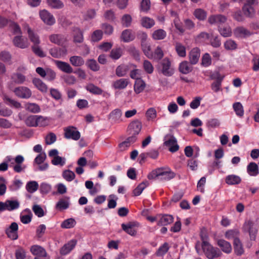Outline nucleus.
<instances>
[{"label":"nucleus","mask_w":259,"mask_h":259,"mask_svg":"<svg viewBox=\"0 0 259 259\" xmlns=\"http://www.w3.org/2000/svg\"><path fill=\"white\" fill-rule=\"evenodd\" d=\"M195 247L198 254L204 253L209 259H213L220 255V250L212 246L211 244H195Z\"/></svg>","instance_id":"f257e3e1"},{"label":"nucleus","mask_w":259,"mask_h":259,"mask_svg":"<svg viewBox=\"0 0 259 259\" xmlns=\"http://www.w3.org/2000/svg\"><path fill=\"white\" fill-rule=\"evenodd\" d=\"M159 72L167 77L171 76L175 73V69L171 62L168 58H165L160 61L158 66Z\"/></svg>","instance_id":"f03ea898"},{"label":"nucleus","mask_w":259,"mask_h":259,"mask_svg":"<svg viewBox=\"0 0 259 259\" xmlns=\"http://www.w3.org/2000/svg\"><path fill=\"white\" fill-rule=\"evenodd\" d=\"M242 229L244 232L249 233L251 241L255 240L257 229L256 225L252 221L250 220L246 221L243 224Z\"/></svg>","instance_id":"7ed1b4c3"},{"label":"nucleus","mask_w":259,"mask_h":259,"mask_svg":"<svg viewBox=\"0 0 259 259\" xmlns=\"http://www.w3.org/2000/svg\"><path fill=\"white\" fill-rule=\"evenodd\" d=\"M20 206V203L17 200H7L5 202L0 201V213L5 210L9 211L18 209Z\"/></svg>","instance_id":"20e7f679"},{"label":"nucleus","mask_w":259,"mask_h":259,"mask_svg":"<svg viewBox=\"0 0 259 259\" xmlns=\"http://www.w3.org/2000/svg\"><path fill=\"white\" fill-rule=\"evenodd\" d=\"M227 21V17L222 14L212 15L208 18V23L217 26L218 28L225 24Z\"/></svg>","instance_id":"39448f33"},{"label":"nucleus","mask_w":259,"mask_h":259,"mask_svg":"<svg viewBox=\"0 0 259 259\" xmlns=\"http://www.w3.org/2000/svg\"><path fill=\"white\" fill-rule=\"evenodd\" d=\"M164 144L165 146L168 147V150L171 152H175L179 149L177 141L173 136H166L164 138Z\"/></svg>","instance_id":"423d86ee"},{"label":"nucleus","mask_w":259,"mask_h":259,"mask_svg":"<svg viewBox=\"0 0 259 259\" xmlns=\"http://www.w3.org/2000/svg\"><path fill=\"white\" fill-rule=\"evenodd\" d=\"M23 29L27 31L28 37L33 45H39L40 40L38 34L32 30L29 25L25 24L23 25Z\"/></svg>","instance_id":"0eeeda50"},{"label":"nucleus","mask_w":259,"mask_h":259,"mask_svg":"<svg viewBox=\"0 0 259 259\" xmlns=\"http://www.w3.org/2000/svg\"><path fill=\"white\" fill-rule=\"evenodd\" d=\"M13 92L16 96L22 99H28L32 95L30 90L26 87L22 86L16 88Z\"/></svg>","instance_id":"6e6552de"},{"label":"nucleus","mask_w":259,"mask_h":259,"mask_svg":"<svg viewBox=\"0 0 259 259\" xmlns=\"http://www.w3.org/2000/svg\"><path fill=\"white\" fill-rule=\"evenodd\" d=\"M64 136L66 139L78 140L80 137V133L74 126H68L64 129Z\"/></svg>","instance_id":"1a4fd4ad"},{"label":"nucleus","mask_w":259,"mask_h":259,"mask_svg":"<svg viewBox=\"0 0 259 259\" xmlns=\"http://www.w3.org/2000/svg\"><path fill=\"white\" fill-rule=\"evenodd\" d=\"M49 54L55 58H61L65 57L68 53L67 49L64 48H58L54 47L51 48L49 51Z\"/></svg>","instance_id":"9d476101"},{"label":"nucleus","mask_w":259,"mask_h":259,"mask_svg":"<svg viewBox=\"0 0 259 259\" xmlns=\"http://www.w3.org/2000/svg\"><path fill=\"white\" fill-rule=\"evenodd\" d=\"M39 16L42 21L48 25H52L55 23V19L53 15L46 10L39 12Z\"/></svg>","instance_id":"9b49d317"},{"label":"nucleus","mask_w":259,"mask_h":259,"mask_svg":"<svg viewBox=\"0 0 259 259\" xmlns=\"http://www.w3.org/2000/svg\"><path fill=\"white\" fill-rule=\"evenodd\" d=\"M50 41L58 46H63L67 41V37L62 34H53L49 37Z\"/></svg>","instance_id":"f8f14e48"},{"label":"nucleus","mask_w":259,"mask_h":259,"mask_svg":"<svg viewBox=\"0 0 259 259\" xmlns=\"http://www.w3.org/2000/svg\"><path fill=\"white\" fill-rule=\"evenodd\" d=\"M18 225L15 222L11 223L10 226L6 229V233L8 237L13 240L18 238Z\"/></svg>","instance_id":"ddd939ff"},{"label":"nucleus","mask_w":259,"mask_h":259,"mask_svg":"<svg viewBox=\"0 0 259 259\" xmlns=\"http://www.w3.org/2000/svg\"><path fill=\"white\" fill-rule=\"evenodd\" d=\"M121 227L127 234L134 236L137 233L139 224L137 222H130L127 224H122Z\"/></svg>","instance_id":"4468645a"},{"label":"nucleus","mask_w":259,"mask_h":259,"mask_svg":"<svg viewBox=\"0 0 259 259\" xmlns=\"http://www.w3.org/2000/svg\"><path fill=\"white\" fill-rule=\"evenodd\" d=\"M13 43L15 47L22 49L27 48L29 47L27 39L23 38L21 35L15 36L13 39Z\"/></svg>","instance_id":"2eb2a0df"},{"label":"nucleus","mask_w":259,"mask_h":259,"mask_svg":"<svg viewBox=\"0 0 259 259\" xmlns=\"http://www.w3.org/2000/svg\"><path fill=\"white\" fill-rule=\"evenodd\" d=\"M174 222L172 215L167 214H158V225L164 226L168 225Z\"/></svg>","instance_id":"dca6fc26"},{"label":"nucleus","mask_w":259,"mask_h":259,"mask_svg":"<svg viewBox=\"0 0 259 259\" xmlns=\"http://www.w3.org/2000/svg\"><path fill=\"white\" fill-rule=\"evenodd\" d=\"M233 33L236 37L241 38L249 36L252 34L249 30L243 26L235 28L234 29Z\"/></svg>","instance_id":"f3484780"},{"label":"nucleus","mask_w":259,"mask_h":259,"mask_svg":"<svg viewBox=\"0 0 259 259\" xmlns=\"http://www.w3.org/2000/svg\"><path fill=\"white\" fill-rule=\"evenodd\" d=\"M142 128V123L139 120H135L132 122L128 126L129 134L138 135Z\"/></svg>","instance_id":"a211bd4d"},{"label":"nucleus","mask_w":259,"mask_h":259,"mask_svg":"<svg viewBox=\"0 0 259 259\" xmlns=\"http://www.w3.org/2000/svg\"><path fill=\"white\" fill-rule=\"evenodd\" d=\"M239 235L240 232L238 229H232L226 232L225 237L228 240H233L234 243H240Z\"/></svg>","instance_id":"6ab92c4d"},{"label":"nucleus","mask_w":259,"mask_h":259,"mask_svg":"<svg viewBox=\"0 0 259 259\" xmlns=\"http://www.w3.org/2000/svg\"><path fill=\"white\" fill-rule=\"evenodd\" d=\"M55 63L57 67L62 71L67 73L73 72V68L68 63L59 60H56Z\"/></svg>","instance_id":"aec40b11"},{"label":"nucleus","mask_w":259,"mask_h":259,"mask_svg":"<svg viewBox=\"0 0 259 259\" xmlns=\"http://www.w3.org/2000/svg\"><path fill=\"white\" fill-rule=\"evenodd\" d=\"M69 197H65L59 200L56 204V208L60 211L67 209L69 206Z\"/></svg>","instance_id":"412c9836"},{"label":"nucleus","mask_w":259,"mask_h":259,"mask_svg":"<svg viewBox=\"0 0 259 259\" xmlns=\"http://www.w3.org/2000/svg\"><path fill=\"white\" fill-rule=\"evenodd\" d=\"M200 58V50L197 48H193L189 54V60L191 64H196Z\"/></svg>","instance_id":"4be33fe9"},{"label":"nucleus","mask_w":259,"mask_h":259,"mask_svg":"<svg viewBox=\"0 0 259 259\" xmlns=\"http://www.w3.org/2000/svg\"><path fill=\"white\" fill-rule=\"evenodd\" d=\"M129 82L127 79L121 78L112 83V87L115 89L122 90L126 88Z\"/></svg>","instance_id":"5701e85b"},{"label":"nucleus","mask_w":259,"mask_h":259,"mask_svg":"<svg viewBox=\"0 0 259 259\" xmlns=\"http://www.w3.org/2000/svg\"><path fill=\"white\" fill-rule=\"evenodd\" d=\"M30 250L32 253L36 256H46L47 254L45 249L38 245H33L31 247Z\"/></svg>","instance_id":"b1692460"},{"label":"nucleus","mask_w":259,"mask_h":259,"mask_svg":"<svg viewBox=\"0 0 259 259\" xmlns=\"http://www.w3.org/2000/svg\"><path fill=\"white\" fill-rule=\"evenodd\" d=\"M32 83L42 93H46L48 91L47 85L41 79L35 78L33 79Z\"/></svg>","instance_id":"393cba45"},{"label":"nucleus","mask_w":259,"mask_h":259,"mask_svg":"<svg viewBox=\"0 0 259 259\" xmlns=\"http://www.w3.org/2000/svg\"><path fill=\"white\" fill-rule=\"evenodd\" d=\"M146 87V83L143 79H137L134 86V91L136 94L142 93Z\"/></svg>","instance_id":"a878e982"},{"label":"nucleus","mask_w":259,"mask_h":259,"mask_svg":"<svg viewBox=\"0 0 259 259\" xmlns=\"http://www.w3.org/2000/svg\"><path fill=\"white\" fill-rule=\"evenodd\" d=\"M233 108L235 112L236 115L242 118L244 116V111L242 104L239 102H235L233 104Z\"/></svg>","instance_id":"bb28decb"},{"label":"nucleus","mask_w":259,"mask_h":259,"mask_svg":"<svg viewBox=\"0 0 259 259\" xmlns=\"http://www.w3.org/2000/svg\"><path fill=\"white\" fill-rule=\"evenodd\" d=\"M247 171L251 176H256L258 173V166L255 162H250L247 166Z\"/></svg>","instance_id":"cd10ccee"},{"label":"nucleus","mask_w":259,"mask_h":259,"mask_svg":"<svg viewBox=\"0 0 259 259\" xmlns=\"http://www.w3.org/2000/svg\"><path fill=\"white\" fill-rule=\"evenodd\" d=\"M166 32L162 29H159L153 31L152 37L154 40H162L166 36Z\"/></svg>","instance_id":"c85d7f7f"},{"label":"nucleus","mask_w":259,"mask_h":259,"mask_svg":"<svg viewBox=\"0 0 259 259\" xmlns=\"http://www.w3.org/2000/svg\"><path fill=\"white\" fill-rule=\"evenodd\" d=\"M241 178L235 175H230L226 177V183L230 185H237L241 182Z\"/></svg>","instance_id":"c756f323"},{"label":"nucleus","mask_w":259,"mask_h":259,"mask_svg":"<svg viewBox=\"0 0 259 259\" xmlns=\"http://www.w3.org/2000/svg\"><path fill=\"white\" fill-rule=\"evenodd\" d=\"M69 61L70 63L75 67H80L84 63L83 59L78 56H73L70 58Z\"/></svg>","instance_id":"7c9ffc66"},{"label":"nucleus","mask_w":259,"mask_h":259,"mask_svg":"<svg viewBox=\"0 0 259 259\" xmlns=\"http://www.w3.org/2000/svg\"><path fill=\"white\" fill-rule=\"evenodd\" d=\"M141 23L143 27L149 29L155 25V21L151 18L143 17L141 18Z\"/></svg>","instance_id":"2f4dec72"},{"label":"nucleus","mask_w":259,"mask_h":259,"mask_svg":"<svg viewBox=\"0 0 259 259\" xmlns=\"http://www.w3.org/2000/svg\"><path fill=\"white\" fill-rule=\"evenodd\" d=\"M179 70L183 74H188L192 70V66L187 61H183L179 65Z\"/></svg>","instance_id":"473e14b6"},{"label":"nucleus","mask_w":259,"mask_h":259,"mask_svg":"<svg viewBox=\"0 0 259 259\" xmlns=\"http://www.w3.org/2000/svg\"><path fill=\"white\" fill-rule=\"evenodd\" d=\"M73 41L75 43H81L83 41V33L81 30L76 28L74 29Z\"/></svg>","instance_id":"72a5a7b5"},{"label":"nucleus","mask_w":259,"mask_h":259,"mask_svg":"<svg viewBox=\"0 0 259 259\" xmlns=\"http://www.w3.org/2000/svg\"><path fill=\"white\" fill-rule=\"evenodd\" d=\"M218 31L221 35L225 37H230L232 34L231 28L229 25L220 27L218 28Z\"/></svg>","instance_id":"f704fd0d"},{"label":"nucleus","mask_w":259,"mask_h":259,"mask_svg":"<svg viewBox=\"0 0 259 259\" xmlns=\"http://www.w3.org/2000/svg\"><path fill=\"white\" fill-rule=\"evenodd\" d=\"M134 38V35L132 33V31L129 29H126L123 31L121 35V39L124 42H128L133 40Z\"/></svg>","instance_id":"c9c22d12"},{"label":"nucleus","mask_w":259,"mask_h":259,"mask_svg":"<svg viewBox=\"0 0 259 259\" xmlns=\"http://www.w3.org/2000/svg\"><path fill=\"white\" fill-rule=\"evenodd\" d=\"M122 112L119 109H115L110 113V118L115 122H120L121 119Z\"/></svg>","instance_id":"e433bc0d"},{"label":"nucleus","mask_w":259,"mask_h":259,"mask_svg":"<svg viewBox=\"0 0 259 259\" xmlns=\"http://www.w3.org/2000/svg\"><path fill=\"white\" fill-rule=\"evenodd\" d=\"M123 50L121 48L113 49L110 54V57L113 60H118L122 55Z\"/></svg>","instance_id":"4c0bfd02"},{"label":"nucleus","mask_w":259,"mask_h":259,"mask_svg":"<svg viewBox=\"0 0 259 259\" xmlns=\"http://www.w3.org/2000/svg\"><path fill=\"white\" fill-rule=\"evenodd\" d=\"M38 184L34 181H29L26 185V189L30 193H33L38 188Z\"/></svg>","instance_id":"58836bf2"},{"label":"nucleus","mask_w":259,"mask_h":259,"mask_svg":"<svg viewBox=\"0 0 259 259\" xmlns=\"http://www.w3.org/2000/svg\"><path fill=\"white\" fill-rule=\"evenodd\" d=\"M244 14L248 17L252 18L255 14V10L251 6L244 5L242 8Z\"/></svg>","instance_id":"ea45409f"},{"label":"nucleus","mask_w":259,"mask_h":259,"mask_svg":"<svg viewBox=\"0 0 259 259\" xmlns=\"http://www.w3.org/2000/svg\"><path fill=\"white\" fill-rule=\"evenodd\" d=\"M142 48L144 54L148 58H151L153 57L152 55V51L151 50V46L147 42L142 41Z\"/></svg>","instance_id":"a19ab883"},{"label":"nucleus","mask_w":259,"mask_h":259,"mask_svg":"<svg viewBox=\"0 0 259 259\" xmlns=\"http://www.w3.org/2000/svg\"><path fill=\"white\" fill-rule=\"evenodd\" d=\"M62 177L67 182H71L75 177L74 172L70 170H64L62 172Z\"/></svg>","instance_id":"79ce46f5"},{"label":"nucleus","mask_w":259,"mask_h":259,"mask_svg":"<svg viewBox=\"0 0 259 259\" xmlns=\"http://www.w3.org/2000/svg\"><path fill=\"white\" fill-rule=\"evenodd\" d=\"M152 58H150V59H154L160 60L161 59L163 56V52L160 47L158 46L154 50V52H152Z\"/></svg>","instance_id":"37998d69"},{"label":"nucleus","mask_w":259,"mask_h":259,"mask_svg":"<svg viewBox=\"0 0 259 259\" xmlns=\"http://www.w3.org/2000/svg\"><path fill=\"white\" fill-rule=\"evenodd\" d=\"M195 17L199 20H204L206 18L207 13L202 9H196L193 13Z\"/></svg>","instance_id":"c03bdc74"},{"label":"nucleus","mask_w":259,"mask_h":259,"mask_svg":"<svg viewBox=\"0 0 259 259\" xmlns=\"http://www.w3.org/2000/svg\"><path fill=\"white\" fill-rule=\"evenodd\" d=\"M149 183L148 181H145L140 184L133 191V193L135 196L140 195L144 189L148 186Z\"/></svg>","instance_id":"a18cd8bd"},{"label":"nucleus","mask_w":259,"mask_h":259,"mask_svg":"<svg viewBox=\"0 0 259 259\" xmlns=\"http://www.w3.org/2000/svg\"><path fill=\"white\" fill-rule=\"evenodd\" d=\"M238 45L235 41L229 39L224 43V47L226 50L229 51L235 50L237 48Z\"/></svg>","instance_id":"49530a36"},{"label":"nucleus","mask_w":259,"mask_h":259,"mask_svg":"<svg viewBox=\"0 0 259 259\" xmlns=\"http://www.w3.org/2000/svg\"><path fill=\"white\" fill-rule=\"evenodd\" d=\"M86 89L89 92L95 95H101L103 93L101 89L92 83L88 84Z\"/></svg>","instance_id":"de8ad7c7"},{"label":"nucleus","mask_w":259,"mask_h":259,"mask_svg":"<svg viewBox=\"0 0 259 259\" xmlns=\"http://www.w3.org/2000/svg\"><path fill=\"white\" fill-rule=\"evenodd\" d=\"M159 179L161 180H169L175 177V174L171 171H164L161 169Z\"/></svg>","instance_id":"09e8293b"},{"label":"nucleus","mask_w":259,"mask_h":259,"mask_svg":"<svg viewBox=\"0 0 259 259\" xmlns=\"http://www.w3.org/2000/svg\"><path fill=\"white\" fill-rule=\"evenodd\" d=\"M175 49L178 55L180 57H184L186 56V48L180 42H177L175 45Z\"/></svg>","instance_id":"8fccbe9b"},{"label":"nucleus","mask_w":259,"mask_h":259,"mask_svg":"<svg viewBox=\"0 0 259 259\" xmlns=\"http://www.w3.org/2000/svg\"><path fill=\"white\" fill-rule=\"evenodd\" d=\"M3 99L6 104L16 108H19L21 106L19 102L11 99L6 95L4 96Z\"/></svg>","instance_id":"3c124183"},{"label":"nucleus","mask_w":259,"mask_h":259,"mask_svg":"<svg viewBox=\"0 0 259 259\" xmlns=\"http://www.w3.org/2000/svg\"><path fill=\"white\" fill-rule=\"evenodd\" d=\"M12 79L17 84H22L26 80L25 76L20 73H14L12 75Z\"/></svg>","instance_id":"603ef678"},{"label":"nucleus","mask_w":259,"mask_h":259,"mask_svg":"<svg viewBox=\"0 0 259 259\" xmlns=\"http://www.w3.org/2000/svg\"><path fill=\"white\" fill-rule=\"evenodd\" d=\"M128 69V66L126 65H119L116 69V74L118 77L124 76L126 74Z\"/></svg>","instance_id":"864d4df0"},{"label":"nucleus","mask_w":259,"mask_h":259,"mask_svg":"<svg viewBox=\"0 0 259 259\" xmlns=\"http://www.w3.org/2000/svg\"><path fill=\"white\" fill-rule=\"evenodd\" d=\"M25 108L26 110L34 113H38L40 110L39 106L35 103H28L25 104Z\"/></svg>","instance_id":"5fc2aeb1"},{"label":"nucleus","mask_w":259,"mask_h":259,"mask_svg":"<svg viewBox=\"0 0 259 259\" xmlns=\"http://www.w3.org/2000/svg\"><path fill=\"white\" fill-rule=\"evenodd\" d=\"M48 5L54 9H61L64 7V4L60 0H47Z\"/></svg>","instance_id":"6e6d98bb"},{"label":"nucleus","mask_w":259,"mask_h":259,"mask_svg":"<svg viewBox=\"0 0 259 259\" xmlns=\"http://www.w3.org/2000/svg\"><path fill=\"white\" fill-rule=\"evenodd\" d=\"M76 224V222L74 219L70 218L64 221L61 225V227L62 228L69 229L73 228Z\"/></svg>","instance_id":"4d7b16f0"},{"label":"nucleus","mask_w":259,"mask_h":259,"mask_svg":"<svg viewBox=\"0 0 259 259\" xmlns=\"http://www.w3.org/2000/svg\"><path fill=\"white\" fill-rule=\"evenodd\" d=\"M75 244H64L60 249V253L66 255L69 253L74 247Z\"/></svg>","instance_id":"13d9d810"},{"label":"nucleus","mask_w":259,"mask_h":259,"mask_svg":"<svg viewBox=\"0 0 259 259\" xmlns=\"http://www.w3.org/2000/svg\"><path fill=\"white\" fill-rule=\"evenodd\" d=\"M23 183L20 180L15 179L12 184L9 186V189L11 191H16L19 190L22 186Z\"/></svg>","instance_id":"bf43d9fd"},{"label":"nucleus","mask_w":259,"mask_h":259,"mask_svg":"<svg viewBox=\"0 0 259 259\" xmlns=\"http://www.w3.org/2000/svg\"><path fill=\"white\" fill-rule=\"evenodd\" d=\"M37 115H30L28 116L26 120V124L30 127H36L37 126Z\"/></svg>","instance_id":"052dcab7"},{"label":"nucleus","mask_w":259,"mask_h":259,"mask_svg":"<svg viewBox=\"0 0 259 259\" xmlns=\"http://www.w3.org/2000/svg\"><path fill=\"white\" fill-rule=\"evenodd\" d=\"M31 49L33 52L39 57L43 58L46 56L40 47L39 45H32Z\"/></svg>","instance_id":"680f3d73"},{"label":"nucleus","mask_w":259,"mask_h":259,"mask_svg":"<svg viewBox=\"0 0 259 259\" xmlns=\"http://www.w3.org/2000/svg\"><path fill=\"white\" fill-rule=\"evenodd\" d=\"M143 68L145 71L148 74H152L154 71V67L152 63L147 60L144 61Z\"/></svg>","instance_id":"e2e57ef3"},{"label":"nucleus","mask_w":259,"mask_h":259,"mask_svg":"<svg viewBox=\"0 0 259 259\" xmlns=\"http://www.w3.org/2000/svg\"><path fill=\"white\" fill-rule=\"evenodd\" d=\"M56 140V136L53 133H49L45 137V142L47 145H51L54 143Z\"/></svg>","instance_id":"0e129e2a"},{"label":"nucleus","mask_w":259,"mask_h":259,"mask_svg":"<svg viewBox=\"0 0 259 259\" xmlns=\"http://www.w3.org/2000/svg\"><path fill=\"white\" fill-rule=\"evenodd\" d=\"M52 190V186L47 183L44 182L40 184V191L42 194H48Z\"/></svg>","instance_id":"69168bd1"},{"label":"nucleus","mask_w":259,"mask_h":259,"mask_svg":"<svg viewBox=\"0 0 259 259\" xmlns=\"http://www.w3.org/2000/svg\"><path fill=\"white\" fill-rule=\"evenodd\" d=\"M32 209L34 214L39 218L42 217L45 215L43 209L39 205H34Z\"/></svg>","instance_id":"338daca9"},{"label":"nucleus","mask_w":259,"mask_h":259,"mask_svg":"<svg viewBox=\"0 0 259 259\" xmlns=\"http://www.w3.org/2000/svg\"><path fill=\"white\" fill-rule=\"evenodd\" d=\"M87 65L89 68L94 71H97L100 69L97 62L94 59L89 60L87 62Z\"/></svg>","instance_id":"774afa93"}]
</instances>
